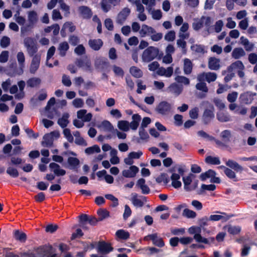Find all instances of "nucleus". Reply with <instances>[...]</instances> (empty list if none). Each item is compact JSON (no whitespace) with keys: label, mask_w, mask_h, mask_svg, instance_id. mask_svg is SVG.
I'll use <instances>...</instances> for the list:
<instances>
[{"label":"nucleus","mask_w":257,"mask_h":257,"mask_svg":"<svg viewBox=\"0 0 257 257\" xmlns=\"http://www.w3.org/2000/svg\"><path fill=\"white\" fill-rule=\"evenodd\" d=\"M97 213L98 215V220L102 221L109 216V212L105 209H99Z\"/></svg>","instance_id":"49530a36"},{"label":"nucleus","mask_w":257,"mask_h":257,"mask_svg":"<svg viewBox=\"0 0 257 257\" xmlns=\"http://www.w3.org/2000/svg\"><path fill=\"white\" fill-rule=\"evenodd\" d=\"M205 162L208 165H218L221 163L220 160L218 157L208 156L205 158Z\"/></svg>","instance_id":"4c0bfd02"},{"label":"nucleus","mask_w":257,"mask_h":257,"mask_svg":"<svg viewBox=\"0 0 257 257\" xmlns=\"http://www.w3.org/2000/svg\"><path fill=\"white\" fill-rule=\"evenodd\" d=\"M131 13V10L126 7L123 8L119 13L117 14L116 17V22L117 24L122 25L124 22L126 20L127 17Z\"/></svg>","instance_id":"ddd939ff"},{"label":"nucleus","mask_w":257,"mask_h":257,"mask_svg":"<svg viewBox=\"0 0 257 257\" xmlns=\"http://www.w3.org/2000/svg\"><path fill=\"white\" fill-rule=\"evenodd\" d=\"M43 141L42 142V145L44 147H50L53 144L54 139L52 138L49 133L46 134L43 137Z\"/></svg>","instance_id":"72a5a7b5"},{"label":"nucleus","mask_w":257,"mask_h":257,"mask_svg":"<svg viewBox=\"0 0 257 257\" xmlns=\"http://www.w3.org/2000/svg\"><path fill=\"white\" fill-rule=\"evenodd\" d=\"M192 176H193V175L191 173L188 176L183 177L182 178L184 183V189L187 192H190L192 191L191 187L190 185L192 182Z\"/></svg>","instance_id":"cd10ccee"},{"label":"nucleus","mask_w":257,"mask_h":257,"mask_svg":"<svg viewBox=\"0 0 257 257\" xmlns=\"http://www.w3.org/2000/svg\"><path fill=\"white\" fill-rule=\"evenodd\" d=\"M34 25L29 23V24H27L26 25L24 24L21 28V36H23L27 32L31 31L32 29L34 28Z\"/></svg>","instance_id":"864d4df0"},{"label":"nucleus","mask_w":257,"mask_h":257,"mask_svg":"<svg viewBox=\"0 0 257 257\" xmlns=\"http://www.w3.org/2000/svg\"><path fill=\"white\" fill-rule=\"evenodd\" d=\"M141 199L138 198V194L137 193L133 194L131 199V201L133 204L136 207H142L145 204V202L147 201V197L144 196H140Z\"/></svg>","instance_id":"f3484780"},{"label":"nucleus","mask_w":257,"mask_h":257,"mask_svg":"<svg viewBox=\"0 0 257 257\" xmlns=\"http://www.w3.org/2000/svg\"><path fill=\"white\" fill-rule=\"evenodd\" d=\"M52 246L44 245L40 246L33 252L35 257H48L51 254Z\"/></svg>","instance_id":"9d476101"},{"label":"nucleus","mask_w":257,"mask_h":257,"mask_svg":"<svg viewBox=\"0 0 257 257\" xmlns=\"http://www.w3.org/2000/svg\"><path fill=\"white\" fill-rule=\"evenodd\" d=\"M145 241L151 240L153 244L159 247H162L165 245V242L162 237L158 236L157 233L148 234L144 237Z\"/></svg>","instance_id":"9b49d317"},{"label":"nucleus","mask_w":257,"mask_h":257,"mask_svg":"<svg viewBox=\"0 0 257 257\" xmlns=\"http://www.w3.org/2000/svg\"><path fill=\"white\" fill-rule=\"evenodd\" d=\"M103 43L101 39H89L88 41V45L89 47L94 51H98L103 46Z\"/></svg>","instance_id":"4be33fe9"},{"label":"nucleus","mask_w":257,"mask_h":257,"mask_svg":"<svg viewBox=\"0 0 257 257\" xmlns=\"http://www.w3.org/2000/svg\"><path fill=\"white\" fill-rule=\"evenodd\" d=\"M172 108L170 103L166 101H161L156 108V111L161 115H166L169 112Z\"/></svg>","instance_id":"f8f14e48"},{"label":"nucleus","mask_w":257,"mask_h":257,"mask_svg":"<svg viewBox=\"0 0 257 257\" xmlns=\"http://www.w3.org/2000/svg\"><path fill=\"white\" fill-rule=\"evenodd\" d=\"M101 125L104 130L106 132H111L113 133L115 130L112 124L108 120H103L101 123Z\"/></svg>","instance_id":"3c124183"},{"label":"nucleus","mask_w":257,"mask_h":257,"mask_svg":"<svg viewBox=\"0 0 257 257\" xmlns=\"http://www.w3.org/2000/svg\"><path fill=\"white\" fill-rule=\"evenodd\" d=\"M189 116L191 118L196 119L198 117L199 108L195 107L190 110L189 112Z\"/></svg>","instance_id":"0e129e2a"},{"label":"nucleus","mask_w":257,"mask_h":257,"mask_svg":"<svg viewBox=\"0 0 257 257\" xmlns=\"http://www.w3.org/2000/svg\"><path fill=\"white\" fill-rule=\"evenodd\" d=\"M241 228L239 226H233L229 225L227 227V232L232 235H236L240 233Z\"/></svg>","instance_id":"a18cd8bd"},{"label":"nucleus","mask_w":257,"mask_h":257,"mask_svg":"<svg viewBox=\"0 0 257 257\" xmlns=\"http://www.w3.org/2000/svg\"><path fill=\"white\" fill-rule=\"evenodd\" d=\"M100 147L97 145H94L92 147H88L85 150V153L87 155L92 154L94 153L100 152Z\"/></svg>","instance_id":"09e8293b"},{"label":"nucleus","mask_w":257,"mask_h":257,"mask_svg":"<svg viewBox=\"0 0 257 257\" xmlns=\"http://www.w3.org/2000/svg\"><path fill=\"white\" fill-rule=\"evenodd\" d=\"M46 111V116L48 118L50 119H53L55 115H59L60 113L58 112V110L56 108H53V109H51L50 108L48 110H45Z\"/></svg>","instance_id":"603ef678"},{"label":"nucleus","mask_w":257,"mask_h":257,"mask_svg":"<svg viewBox=\"0 0 257 257\" xmlns=\"http://www.w3.org/2000/svg\"><path fill=\"white\" fill-rule=\"evenodd\" d=\"M116 236L119 239L126 240L130 238V233L123 229H119L115 232Z\"/></svg>","instance_id":"58836bf2"},{"label":"nucleus","mask_w":257,"mask_h":257,"mask_svg":"<svg viewBox=\"0 0 257 257\" xmlns=\"http://www.w3.org/2000/svg\"><path fill=\"white\" fill-rule=\"evenodd\" d=\"M155 33L156 30L153 27L146 24H143L142 26V28L139 31L140 35L142 38L145 37L146 36H150Z\"/></svg>","instance_id":"412c9836"},{"label":"nucleus","mask_w":257,"mask_h":257,"mask_svg":"<svg viewBox=\"0 0 257 257\" xmlns=\"http://www.w3.org/2000/svg\"><path fill=\"white\" fill-rule=\"evenodd\" d=\"M94 66L96 69L101 72H109L110 63L107 58L98 57L94 60Z\"/></svg>","instance_id":"423d86ee"},{"label":"nucleus","mask_w":257,"mask_h":257,"mask_svg":"<svg viewBox=\"0 0 257 257\" xmlns=\"http://www.w3.org/2000/svg\"><path fill=\"white\" fill-rule=\"evenodd\" d=\"M212 22L213 20L210 17L202 16L197 22L193 23L192 28L194 30L198 31L203 27L204 23L207 32V35H208L210 33V28Z\"/></svg>","instance_id":"20e7f679"},{"label":"nucleus","mask_w":257,"mask_h":257,"mask_svg":"<svg viewBox=\"0 0 257 257\" xmlns=\"http://www.w3.org/2000/svg\"><path fill=\"white\" fill-rule=\"evenodd\" d=\"M69 49V46L67 42H63L60 43L58 47L59 55L61 57H64L66 55L67 51Z\"/></svg>","instance_id":"e433bc0d"},{"label":"nucleus","mask_w":257,"mask_h":257,"mask_svg":"<svg viewBox=\"0 0 257 257\" xmlns=\"http://www.w3.org/2000/svg\"><path fill=\"white\" fill-rule=\"evenodd\" d=\"M214 107L212 104H209L208 108H205L202 115V120L204 124L210 123L215 117Z\"/></svg>","instance_id":"0eeeda50"},{"label":"nucleus","mask_w":257,"mask_h":257,"mask_svg":"<svg viewBox=\"0 0 257 257\" xmlns=\"http://www.w3.org/2000/svg\"><path fill=\"white\" fill-rule=\"evenodd\" d=\"M41 83V80L39 78L32 77L29 79L27 81L28 86L33 88L39 86Z\"/></svg>","instance_id":"37998d69"},{"label":"nucleus","mask_w":257,"mask_h":257,"mask_svg":"<svg viewBox=\"0 0 257 257\" xmlns=\"http://www.w3.org/2000/svg\"><path fill=\"white\" fill-rule=\"evenodd\" d=\"M1 46L3 48H6L10 44V39L8 36H3L0 42Z\"/></svg>","instance_id":"774afa93"},{"label":"nucleus","mask_w":257,"mask_h":257,"mask_svg":"<svg viewBox=\"0 0 257 257\" xmlns=\"http://www.w3.org/2000/svg\"><path fill=\"white\" fill-rule=\"evenodd\" d=\"M217 75L214 72H206V81L208 83L213 82L216 80Z\"/></svg>","instance_id":"338daca9"},{"label":"nucleus","mask_w":257,"mask_h":257,"mask_svg":"<svg viewBox=\"0 0 257 257\" xmlns=\"http://www.w3.org/2000/svg\"><path fill=\"white\" fill-rule=\"evenodd\" d=\"M112 70L116 76L122 77L123 76L124 73L121 67L114 65L112 66Z\"/></svg>","instance_id":"69168bd1"},{"label":"nucleus","mask_w":257,"mask_h":257,"mask_svg":"<svg viewBox=\"0 0 257 257\" xmlns=\"http://www.w3.org/2000/svg\"><path fill=\"white\" fill-rule=\"evenodd\" d=\"M114 248L110 242L100 240L97 243L96 251L98 253L105 254L106 255L113 251Z\"/></svg>","instance_id":"1a4fd4ad"},{"label":"nucleus","mask_w":257,"mask_h":257,"mask_svg":"<svg viewBox=\"0 0 257 257\" xmlns=\"http://www.w3.org/2000/svg\"><path fill=\"white\" fill-rule=\"evenodd\" d=\"M67 165L65 167L70 170L77 172L80 167V161L76 157H69L68 158Z\"/></svg>","instance_id":"dca6fc26"},{"label":"nucleus","mask_w":257,"mask_h":257,"mask_svg":"<svg viewBox=\"0 0 257 257\" xmlns=\"http://www.w3.org/2000/svg\"><path fill=\"white\" fill-rule=\"evenodd\" d=\"M130 72L134 77L137 78L142 77L143 75L142 71L136 66H132L130 68Z\"/></svg>","instance_id":"c03bdc74"},{"label":"nucleus","mask_w":257,"mask_h":257,"mask_svg":"<svg viewBox=\"0 0 257 257\" xmlns=\"http://www.w3.org/2000/svg\"><path fill=\"white\" fill-rule=\"evenodd\" d=\"M217 120L221 122H226L231 120L230 116L227 113L223 112H218L216 114Z\"/></svg>","instance_id":"473e14b6"},{"label":"nucleus","mask_w":257,"mask_h":257,"mask_svg":"<svg viewBox=\"0 0 257 257\" xmlns=\"http://www.w3.org/2000/svg\"><path fill=\"white\" fill-rule=\"evenodd\" d=\"M196 88L204 93H207L208 91V88L204 82L197 83L196 85Z\"/></svg>","instance_id":"e2e57ef3"},{"label":"nucleus","mask_w":257,"mask_h":257,"mask_svg":"<svg viewBox=\"0 0 257 257\" xmlns=\"http://www.w3.org/2000/svg\"><path fill=\"white\" fill-rule=\"evenodd\" d=\"M168 89L171 93L177 96H179L183 91V87L175 83L171 84Z\"/></svg>","instance_id":"bb28decb"},{"label":"nucleus","mask_w":257,"mask_h":257,"mask_svg":"<svg viewBox=\"0 0 257 257\" xmlns=\"http://www.w3.org/2000/svg\"><path fill=\"white\" fill-rule=\"evenodd\" d=\"M141 116L139 114H134L132 115V121L129 123L130 127L134 131L137 130L141 120Z\"/></svg>","instance_id":"393cba45"},{"label":"nucleus","mask_w":257,"mask_h":257,"mask_svg":"<svg viewBox=\"0 0 257 257\" xmlns=\"http://www.w3.org/2000/svg\"><path fill=\"white\" fill-rule=\"evenodd\" d=\"M216 173L212 169H209L204 173H202L200 175V179L201 181H204L208 178L211 179L214 176H216Z\"/></svg>","instance_id":"c9c22d12"},{"label":"nucleus","mask_w":257,"mask_h":257,"mask_svg":"<svg viewBox=\"0 0 257 257\" xmlns=\"http://www.w3.org/2000/svg\"><path fill=\"white\" fill-rule=\"evenodd\" d=\"M69 114L68 113H64L63 114L62 116L58 119V124L63 128H65L68 124L69 121L68 118Z\"/></svg>","instance_id":"c85d7f7f"},{"label":"nucleus","mask_w":257,"mask_h":257,"mask_svg":"<svg viewBox=\"0 0 257 257\" xmlns=\"http://www.w3.org/2000/svg\"><path fill=\"white\" fill-rule=\"evenodd\" d=\"M14 236L16 240L21 242H25L27 239L26 234L20 231L19 230H16L14 231Z\"/></svg>","instance_id":"ea45409f"},{"label":"nucleus","mask_w":257,"mask_h":257,"mask_svg":"<svg viewBox=\"0 0 257 257\" xmlns=\"http://www.w3.org/2000/svg\"><path fill=\"white\" fill-rule=\"evenodd\" d=\"M193 64L192 61L189 58L183 60V71L185 75H190L193 70Z\"/></svg>","instance_id":"b1692460"},{"label":"nucleus","mask_w":257,"mask_h":257,"mask_svg":"<svg viewBox=\"0 0 257 257\" xmlns=\"http://www.w3.org/2000/svg\"><path fill=\"white\" fill-rule=\"evenodd\" d=\"M216 189V186L214 184L206 185L202 184L200 189L197 191L199 195H203L205 193L206 190L213 191Z\"/></svg>","instance_id":"2f4dec72"},{"label":"nucleus","mask_w":257,"mask_h":257,"mask_svg":"<svg viewBox=\"0 0 257 257\" xmlns=\"http://www.w3.org/2000/svg\"><path fill=\"white\" fill-rule=\"evenodd\" d=\"M256 95V93L251 91H246L240 94L239 99L240 101L245 104H250L253 100L254 97Z\"/></svg>","instance_id":"4468645a"},{"label":"nucleus","mask_w":257,"mask_h":257,"mask_svg":"<svg viewBox=\"0 0 257 257\" xmlns=\"http://www.w3.org/2000/svg\"><path fill=\"white\" fill-rule=\"evenodd\" d=\"M220 60L215 57H210L208 60V68L212 70H218L220 67Z\"/></svg>","instance_id":"a878e982"},{"label":"nucleus","mask_w":257,"mask_h":257,"mask_svg":"<svg viewBox=\"0 0 257 257\" xmlns=\"http://www.w3.org/2000/svg\"><path fill=\"white\" fill-rule=\"evenodd\" d=\"M24 67L22 66H17L16 63L12 64L8 70V75L11 77H15L16 75H21L24 72Z\"/></svg>","instance_id":"2eb2a0df"},{"label":"nucleus","mask_w":257,"mask_h":257,"mask_svg":"<svg viewBox=\"0 0 257 257\" xmlns=\"http://www.w3.org/2000/svg\"><path fill=\"white\" fill-rule=\"evenodd\" d=\"M225 164L228 167L221 165L219 168L223 170L224 173L226 177L234 182L240 181V179L237 177L236 173H241L244 171L243 167L236 161L230 159L226 161Z\"/></svg>","instance_id":"f257e3e1"},{"label":"nucleus","mask_w":257,"mask_h":257,"mask_svg":"<svg viewBox=\"0 0 257 257\" xmlns=\"http://www.w3.org/2000/svg\"><path fill=\"white\" fill-rule=\"evenodd\" d=\"M24 45L30 57L37 55L36 53L38 51V46L34 38L31 37L25 38L24 40Z\"/></svg>","instance_id":"39448f33"},{"label":"nucleus","mask_w":257,"mask_h":257,"mask_svg":"<svg viewBox=\"0 0 257 257\" xmlns=\"http://www.w3.org/2000/svg\"><path fill=\"white\" fill-rule=\"evenodd\" d=\"M63 134L64 137L70 143H72L74 141L73 137L72 136L70 130L68 128H65L63 130Z\"/></svg>","instance_id":"680f3d73"},{"label":"nucleus","mask_w":257,"mask_h":257,"mask_svg":"<svg viewBox=\"0 0 257 257\" xmlns=\"http://www.w3.org/2000/svg\"><path fill=\"white\" fill-rule=\"evenodd\" d=\"M175 80L179 83H183L185 85H189L190 83V80L184 76L178 75L177 76Z\"/></svg>","instance_id":"052dcab7"},{"label":"nucleus","mask_w":257,"mask_h":257,"mask_svg":"<svg viewBox=\"0 0 257 257\" xmlns=\"http://www.w3.org/2000/svg\"><path fill=\"white\" fill-rule=\"evenodd\" d=\"M86 214H82L79 216V224L78 226L82 227L84 230L89 229L87 226L88 223L86 222Z\"/></svg>","instance_id":"a19ab883"},{"label":"nucleus","mask_w":257,"mask_h":257,"mask_svg":"<svg viewBox=\"0 0 257 257\" xmlns=\"http://www.w3.org/2000/svg\"><path fill=\"white\" fill-rule=\"evenodd\" d=\"M236 69H238V70L244 69V66L241 61L237 60L232 63L227 67V71L230 73L232 72L233 70Z\"/></svg>","instance_id":"c756f323"},{"label":"nucleus","mask_w":257,"mask_h":257,"mask_svg":"<svg viewBox=\"0 0 257 257\" xmlns=\"http://www.w3.org/2000/svg\"><path fill=\"white\" fill-rule=\"evenodd\" d=\"M7 173L13 178H17L19 176V172L17 169L12 167H9L7 169Z\"/></svg>","instance_id":"4d7b16f0"},{"label":"nucleus","mask_w":257,"mask_h":257,"mask_svg":"<svg viewBox=\"0 0 257 257\" xmlns=\"http://www.w3.org/2000/svg\"><path fill=\"white\" fill-rule=\"evenodd\" d=\"M231 136V132L228 130H224L220 134V137L225 142H229L230 141Z\"/></svg>","instance_id":"6e6d98bb"},{"label":"nucleus","mask_w":257,"mask_h":257,"mask_svg":"<svg viewBox=\"0 0 257 257\" xmlns=\"http://www.w3.org/2000/svg\"><path fill=\"white\" fill-rule=\"evenodd\" d=\"M74 53L78 56H81L86 53V49L82 44L77 45L74 49Z\"/></svg>","instance_id":"bf43d9fd"},{"label":"nucleus","mask_w":257,"mask_h":257,"mask_svg":"<svg viewBox=\"0 0 257 257\" xmlns=\"http://www.w3.org/2000/svg\"><path fill=\"white\" fill-rule=\"evenodd\" d=\"M24 163L23 159L20 157H16L14 156H11V161L9 162V165H13L15 166H18Z\"/></svg>","instance_id":"13d9d810"},{"label":"nucleus","mask_w":257,"mask_h":257,"mask_svg":"<svg viewBox=\"0 0 257 257\" xmlns=\"http://www.w3.org/2000/svg\"><path fill=\"white\" fill-rule=\"evenodd\" d=\"M139 169L136 166H131L129 169L124 170L122 172L123 177L127 178H134L139 172Z\"/></svg>","instance_id":"aec40b11"},{"label":"nucleus","mask_w":257,"mask_h":257,"mask_svg":"<svg viewBox=\"0 0 257 257\" xmlns=\"http://www.w3.org/2000/svg\"><path fill=\"white\" fill-rule=\"evenodd\" d=\"M182 215L183 216H185L188 218H194L197 215L195 211L190 210L188 208H185L183 210Z\"/></svg>","instance_id":"5fc2aeb1"},{"label":"nucleus","mask_w":257,"mask_h":257,"mask_svg":"<svg viewBox=\"0 0 257 257\" xmlns=\"http://www.w3.org/2000/svg\"><path fill=\"white\" fill-rule=\"evenodd\" d=\"M145 179L144 178L139 179L137 182V186L141 189L143 194H148L150 192V189L146 184Z\"/></svg>","instance_id":"5701e85b"},{"label":"nucleus","mask_w":257,"mask_h":257,"mask_svg":"<svg viewBox=\"0 0 257 257\" xmlns=\"http://www.w3.org/2000/svg\"><path fill=\"white\" fill-rule=\"evenodd\" d=\"M245 52L241 47L234 48L231 53V56L235 59H238L245 55Z\"/></svg>","instance_id":"7c9ffc66"},{"label":"nucleus","mask_w":257,"mask_h":257,"mask_svg":"<svg viewBox=\"0 0 257 257\" xmlns=\"http://www.w3.org/2000/svg\"><path fill=\"white\" fill-rule=\"evenodd\" d=\"M32 57V60L30 67V73L34 74L39 68L41 56L39 55H35Z\"/></svg>","instance_id":"a211bd4d"},{"label":"nucleus","mask_w":257,"mask_h":257,"mask_svg":"<svg viewBox=\"0 0 257 257\" xmlns=\"http://www.w3.org/2000/svg\"><path fill=\"white\" fill-rule=\"evenodd\" d=\"M191 49L197 53L204 54L205 46L201 44H195L191 46Z\"/></svg>","instance_id":"8fccbe9b"},{"label":"nucleus","mask_w":257,"mask_h":257,"mask_svg":"<svg viewBox=\"0 0 257 257\" xmlns=\"http://www.w3.org/2000/svg\"><path fill=\"white\" fill-rule=\"evenodd\" d=\"M118 128L123 132H127L129 130V122L127 120H119L117 123Z\"/></svg>","instance_id":"de8ad7c7"},{"label":"nucleus","mask_w":257,"mask_h":257,"mask_svg":"<svg viewBox=\"0 0 257 257\" xmlns=\"http://www.w3.org/2000/svg\"><path fill=\"white\" fill-rule=\"evenodd\" d=\"M75 65L85 71L92 72L93 70L90 59L87 56L77 58L75 61Z\"/></svg>","instance_id":"6e6552de"},{"label":"nucleus","mask_w":257,"mask_h":257,"mask_svg":"<svg viewBox=\"0 0 257 257\" xmlns=\"http://www.w3.org/2000/svg\"><path fill=\"white\" fill-rule=\"evenodd\" d=\"M241 44L244 46V48L246 51H251L253 47L254 44L250 43L248 40L243 36H241L240 38Z\"/></svg>","instance_id":"f704fd0d"},{"label":"nucleus","mask_w":257,"mask_h":257,"mask_svg":"<svg viewBox=\"0 0 257 257\" xmlns=\"http://www.w3.org/2000/svg\"><path fill=\"white\" fill-rule=\"evenodd\" d=\"M159 49L154 46H149L146 49L142 55V59L144 62L149 63L157 58L160 59L163 56V53H159Z\"/></svg>","instance_id":"f03ea898"},{"label":"nucleus","mask_w":257,"mask_h":257,"mask_svg":"<svg viewBox=\"0 0 257 257\" xmlns=\"http://www.w3.org/2000/svg\"><path fill=\"white\" fill-rule=\"evenodd\" d=\"M78 10L79 14L82 16L84 19H90L93 15V12L91 9L87 6H80L78 7Z\"/></svg>","instance_id":"6ab92c4d"},{"label":"nucleus","mask_w":257,"mask_h":257,"mask_svg":"<svg viewBox=\"0 0 257 257\" xmlns=\"http://www.w3.org/2000/svg\"><path fill=\"white\" fill-rule=\"evenodd\" d=\"M188 232L191 234H194L193 238L198 242L210 244L214 241V237L207 238L202 237L201 235V229L199 226H192L188 229Z\"/></svg>","instance_id":"7ed1b4c3"},{"label":"nucleus","mask_w":257,"mask_h":257,"mask_svg":"<svg viewBox=\"0 0 257 257\" xmlns=\"http://www.w3.org/2000/svg\"><path fill=\"white\" fill-rule=\"evenodd\" d=\"M28 19L29 23L35 26L38 20L37 13L34 11H30L28 14Z\"/></svg>","instance_id":"79ce46f5"}]
</instances>
